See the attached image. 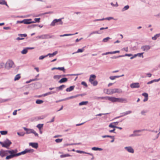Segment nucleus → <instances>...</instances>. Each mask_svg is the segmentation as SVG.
<instances>
[{"label": "nucleus", "instance_id": "obj_1", "mask_svg": "<svg viewBox=\"0 0 160 160\" xmlns=\"http://www.w3.org/2000/svg\"><path fill=\"white\" fill-rule=\"evenodd\" d=\"M12 143V142L8 138H7L3 142L0 141V144L2 146V147L8 149L9 148Z\"/></svg>", "mask_w": 160, "mask_h": 160}, {"label": "nucleus", "instance_id": "obj_2", "mask_svg": "<svg viewBox=\"0 0 160 160\" xmlns=\"http://www.w3.org/2000/svg\"><path fill=\"white\" fill-rule=\"evenodd\" d=\"M18 151L17 149L14 150H9V155L7 156L6 157V160H9L14 157V156L15 154H16Z\"/></svg>", "mask_w": 160, "mask_h": 160}, {"label": "nucleus", "instance_id": "obj_3", "mask_svg": "<svg viewBox=\"0 0 160 160\" xmlns=\"http://www.w3.org/2000/svg\"><path fill=\"white\" fill-rule=\"evenodd\" d=\"M63 18H59V19H55L53 20L50 24V26H55L56 25H62L63 24V22L62 21V20Z\"/></svg>", "mask_w": 160, "mask_h": 160}, {"label": "nucleus", "instance_id": "obj_4", "mask_svg": "<svg viewBox=\"0 0 160 160\" xmlns=\"http://www.w3.org/2000/svg\"><path fill=\"white\" fill-rule=\"evenodd\" d=\"M122 92V91L121 89L118 88H114L107 90V93L108 94H111L113 93H121Z\"/></svg>", "mask_w": 160, "mask_h": 160}, {"label": "nucleus", "instance_id": "obj_5", "mask_svg": "<svg viewBox=\"0 0 160 160\" xmlns=\"http://www.w3.org/2000/svg\"><path fill=\"white\" fill-rule=\"evenodd\" d=\"M54 36L52 35L51 34H47L42 35L38 36L39 39H46L48 38H54Z\"/></svg>", "mask_w": 160, "mask_h": 160}, {"label": "nucleus", "instance_id": "obj_6", "mask_svg": "<svg viewBox=\"0 0 160 160\" xmlns=\"http://www.w3.org/2000/svg\"><path fill=\"white\" fill-rule=\"evenodd\" d=\"M14 63L12 60H8L6 63L5 65V68L8 69H10L12 67Z\"/></svg>", "mask_w": 160, "mask_h": 160}, {"label": "nucleus", "instance_id": "obj_7", "mask_svg": "<svg viewBox=\"0 0 160 160\" xmlns=\"http://www.w3.org/2000/svg\"><path fill=\"white\" fill-rule=\"evenodd\" d=\"M9 150H4L1 149L0 151V156L2 158H3L5 156H8L9 153Z\"/></svg>", "mask_w": 160, "mask_h": 160}, {"label": "nucleus", "instance_id": "obj_8", "mask_svg": "<svg viewBox=\"0 0 160 160\" xmlns=\"http://www.w3.org/2000/svg\"><path fill=\"white\" fill-rule=\"evenodd\" d=\"M145 130H147V129H144L141 130H136L133 131V133L134 135H135V137L140 136L141 134H138L137 132H141L144 131Z\"/></svg>", "mask_w": 160, "mask_h": 160}, {"label": "nucleus", "instance_id": "obj_9", "mask_svg": "<svg viewBox=\"0 0 160 160\" xmlns=\"http://www.w3.org/2000/svg\"><path fill=\"white\" fill-rule=\"evenodd\" d=\"M150 48L151 46L149 45H144L141 47V49L144 51L147 52L150 49Z\"/></svg>", "mask_w": 160, "mask_h": 160}, {"label": "nucleus", "instance_id": "obj_10", "mask_svg": "<svg viewBox=\"0 0 160 160\" xmlns=\"http://www.w3.org/2000/svg\"><path fill=\"white\" fill-rule=\"evenodd\" d=\"M124 148L130 153H133L134 152L133 149L131 146L125 147Z\"/></svg>", "mask_w": 160, "mask_h": 160}, {"label": "nucleus", "instance_id": "obj_11", "mask_svg": "<svg viewBox=\"0 0 160 160\" xmlns=\"http://www.w3.org/2000/svg\"><path fill=\"white\" fill-rule=\"evenodd\" d=\"M130 87L132 88H139L140 87V85L139 83H134L130 85Z\"/></svg>", "mask_w": 160, "mask_h": 160}, {"label": "nucleus", "instance_id": "obj_12", "mask_svg": "<svg viewBox=\"0 0 160 160\" xmlns=\"http://www.w3.org/2000/svg\"><path fill=\"white\" fill-rule=\"evenodd\" d=\"M132 112L131 111H128L122 113L121 114H122V115H121L120 116H119V117H116V118H119L121 117H122L124 116H126L128 114H130Z\"/></svg>", "mask_w": 160, "mask_h": 160}, {"label": "nucleus", "instance_id": "obj_13", "mask_svg": "<svg viewBox=\"0 0 160 160\" xmlns=\"http://www.w3.org/2000/svg\"><path fill=\"white\" fill-rule=\"evenodd\" d=\"M107 98L109 100L112 102H117V100L118 99V98H116L114 97H107Z\"/></svg>", "mask_w": 160, "mask_h": 160}, {"label": "nucleus", "instance_id": "obj_14", "mask_svg": "<svg viewBox=\"0 0 160 160\" xmlns=\"http://www.w3.org/2000/svg\"><path fill=\"white\" fill-rule=\"evenodd\" d=\"M29 145L36 149L38 147V144L37 142H30Z\"/></svg>", "mask_w": 160, "mask_h": 160}, {"label": "nucleus", "instance_id": "obj_15", "mask_svg": "<svg viewBox=\"0 0 160 160\" xmlns=\"http://www.w3.org/2000/svg\"><path fill=\"white\" fill-rule=\"evenodd\" d=\"M82 74V73H78L76 74H63L60 75L61 76V78L62 77H64L66 76H78L81 75Z\"/></svg>", "mask_w": 160, "mask_h": 160}, {"label": "nucleus", "instance_id": "obj_16", "mask_svg": "<svg viewBox=\"0 0 160 160\" xmlns=\"http://www.w3.org/2000/svg\"><path fill=\"white\" fill-rule=\"evenodd\" d=\"M127 99L126 98H118L117 100V102H127Z\"/></svg>", "mask_w": 160, "mask_h": 160}, {"label": "nucleus", "instance_id": "obj_17", "mask_svg": "<svg viewBox=\"0 0 160 160\" xmlns=\"http://www.w3.org/2000/svg\"><path fill=\"white\" fill-rule=\"evenodd\" d=\"M68 80V78H64L61 79L58 82L60 83H64L67 82Z\"/></svg>", "mask_w": 160, "mask_h": 160}, {"label": "nucleus", "instance_id": "obj_18", "mask_svg": "<svg viewBox=\"0 0 160 160\" xmlns=\"http://www.w3.org/2000/svg\"><path fill=\"white\" fill-rule=\"evenodd\" d=\"M102 33H103L102 32H99V31H93L90 33V34L89 35L88 37H90L93 34H100Z\"/></svg>", "mask_w": 160, "mask_h": 160}, {"label": "nucleus", "instance_id": "obj_19", "mask_svg": "<svg viewBox=\"0 0 160 160\" xmlns=\"http://www.w3.org/2000/svg\"><path fill=\"white\" fill-rule=\"evenodd\" d=\"M85 47H83L82 49H78L77 52L73 53L72 54H73L76 53L82 52L83 51H84L85 50L84 48Z\"/></svg>", "mask_w": 160, "mask_h": 160}, {"label": "nucleus", "instance_id": "obj_20", "mask_svg": "<svg viewBox=\"0 0 160 160\" xmlns=\"http://www.w3.org/2000/svg\"><path fill=\"white\" fill-rule=\"evenodd\" d=\"M74 86H71L69 87V88H67L66 89V91L67 92H71L74 89Z\"/></svg>", "mask_w": 160, "mask_h": 160}, {"label": "nucleus", "instance_id": "obj_21", "mask_svg": "<svg viewBox=\"0 0 160 160\" xmlns=\"http://www.w3.org/2000/svg\"><path fill=\"white\" fill-rule=\"evenodd\" d=\"M24 151L25 154L30 152L32 153L34 151V150L33 149H29L28 148L26 149Z\"/></svg>", "mask_w": 160, "mask_h": 160}, {"label": "nucleus", "instance_id": "obj_22", "mask_svg": "<svg viewBox=\"0 0 160 160\" xmlns=\"http://www.w3.org/2000/svg\"><path fill=\"white\" fill-rule=\"evenodd\" d=\"M58 53V51H56L52 53H48L47 55H48V56H49V57H52L53 56H54L56 55Z\"/></svg>", "mask_w": 160, "mask_h": 160}, {"label": "nucleus", "instance_id": "obj_23", "mask_svg": "<svg viewBox=\"0 0 160 160\" xmlns=\"http://www.w3.org/2000/svg\"><path fill=\"white\" fill-rule=\"evenodd\" d=\"M66 87V86L64 85H62L59 87L56 88L58 90H62L63 88Z\"/></svg>", "mask_w": 160, "mask_h": 160}, {"label": "nucleus", "instance_id": "obj_24", "mask_svg": "<svg viewBox=\"0 0 160 160\" xmlns=\"http://www.w3.org/2000/svg\"><path fill=\"white\" fill-rule=\"evenodd\" d=\"M32 20L31 19H25L24 24H30V21Z\"/></svg>", "mask_w": 160, "mask_h": 160}, {"label": "nucleus", "instance_id": "obj_25", "mask_svg": "<svg viewBox=\"0 0 160 160\" xmlns=\"http://www.w3.org/2000/svg\"><path fill=\"white\" fill-rule=\"evenodd\" d=\"M160 37V33L156 34L154 37H152V39L153 40H156L157 38Z\"/></svg>", "mask_w": 160, "mask_h": 160}, {"label": "nucleus", "instance_id": "obj_26", "mask_svg": "<svg viewBox=\"0 0 160 160\" xmlns=\"http://www.w3.org/2000/svg\"><path fill=\"white\" fill-rule=\"evenodd\" d=\"M81 143L80 142L78 143H71V144H64V147L67 146L68 145H81Z\"/></svg>", "mask_w": 160, "mask_h": 160}, {"label": "nucleus", "instance_id": "obj_27", "mask_svg": "<svg viewBox=\"0 0 160 160\" xmlns=\"http://www.w3.org/2000/svg\"><path fill=\"white\" fill-rule=\"evenodd\" d=\"M21 78L20 74H18L16 75L14 79L15 81L18 80Z\"/></svg>", "mask_w": 160, "mask_h": 160}, {"label": "nucleus", "instance_id": "obj_28", "mask_svg": "<svg viewBox=\"0 0 160 160\" xmlns=\"http://www.w3.org/2000/svg\"><path fill=\"white\" fill-rule=\"evenodd\" d=\"M129 8V6L128 5H127L124 6V7L122 9L121 11L122 12H124L126 10H128Z\"/></svg>", "mask_w": 160, "mask_h": 160}, {"label": "nucleus", "instance_id": "obj_29", "mask_svg": "<svg viewBox=\"0 0 160 160\" xmlns=\"http://www.w3.org/2000/svg\"><path fill=\"white\" fill-rule=\"evenodd\" d=\"M53 78L56 80H58L61 78V76L60 75H55L53 76Z\"/></svg>", "mask_w": 160, "mask_h": 160}, {"label": "nucleus", "instance_id": "obj_30", "mask_svg": "<svg viewBox=\"0 0 160 160\" xmlns=\"http://www.w3.org/2000/svg\"><path fill=\"white\" fill-rule=\"evenodd\" d=\"M92 149L94 151H102V148H98V147H94L92 148Z\"/></svg>", "mask_w": 160, "mask_h": 160}, {"label": "nucleus", "instance_id": "obj_31", "mask_svg": "<svg viewBox=\"0 0 160 160\" xmlns=\"http://www.w3.org/2000/svg\"><path fill=\"white\" fill-rule=\"evenodd\" d=\"M88 103V101H82L79 103V106L85 105H87Z\"/></svg>", "mask_w": 160, "mask_h": 160}, {"label": "nucleus", "instance_id": "obj_32", "mask_svg": "<svg viewBox=\"0 0 160 160\" xmlns=\"http://www.w3.org/2000/svg\"><path fill=\"white\" fill-rule=\"evenodd\" d=\"M33 130H34L33 129L28 128V130H27L26 132V133L27 134H28L32 133L33 131Z\"/></svg>", "mask_w": 160, "mask_h": 160}, {"label": "nucleus", "instance_id": "obj_33", "mask_svg": "<svg viewBox=\"0 0 160 160\" xmlns=\"http://www.w3.org/2000/svg\"><path fill=\"white\" fill-rule=\"evenodd\" d=\"M71 156V155L69 154H62L60 156V157L61 158H63L67 157H70Z\"/></svg>", "mask_w": 160, "mask_h": 160}, {"label": "nucleus", "instance_id": "obj_34", "mask_svg": "<svg viewBox=\"0 0 160 160\" xmlns=\"http://www.w3.org/2000/svg\"><path fill=\"white\" fill-rule=\"evenodd\" d=\"M43 102V101L40 99H38L36 101V103L37 104H41Z\"/></svg>", "mask_w": 160, "mask_h": 160}, {"label": "nucleus", "instance_id": "obj_35", "mask_svg": "<svg viewBox=\"0 0 160 160\" xmlns=\"http://www.w3.org/2000/svg\"><path fill=\"white\" fill-rule=\"evenodd\" d=\"M10 100V99H2V98H0V103L4 102L7 101H9Z\"/></svg>", "mask_w": 160, "mask_h": 160}, {"label": "nucleus", "instance_id": "obj_36", "mask_svg": "<svg viewBox=\"0 0 160 160\" xmlns=\"http://www.w3.org/2000/svg\"><path fill=\"white\" fill-rule=\"evenodd\" d=\"M28 52V49L27 48L23 49L21 52L22 54H25Z\"/></svg>", "mask_w": 160, "mask_h": 160}, {"label": "nucleus", "instance_id": "obj_37", "mask_svg": "<svg viewBox=\"0 0 160 160\" xmlns=\"http://www.w3.org/2000/svg\"><path fill=\"white\" fill-rule=\"evenodd\" d=\"M45 117L43 116H41L37 117L35 118L37 120H39L43 119L44 118H45Z\"/></svg>", "mask_w": 160, "mask_h": 160}, {"label": "nucleus", "instance_id": "obj_38", "mask_svg": "<svg viewBox=\"0 0 160 160\" xmlns=\"http://www.w3.org/2000/svg\"><path fill=\"white\" fill-rule=\"evenodd\" d=\"M111 39V38L109 37H107V38H104L103 39L102 42H107L109 39Z\"/></svg>", "mask_w": 160, "mask_h": 160}, {"label": "nucleus", "instance_id": "obj_39", "mask_svg": "<svg viewBox=\"0 0 160 160\" xmlns=\"http://www.w3.org/2000/svg\"><path fill=\"white\" fill-rule=\"evenodd\" d=\"M0 133L2 135H5L8 133L7 131H0Z\"/></svg>", "mask_w": 160, "mask_h": 160}, {"label": "nucleus", "instance_id": "obj_40", "mask_svg": "<svg viewBox=\"0 0 160 160\" xmlns=\"http://www.w3.org/2000/svg\"><path fill=\"white\" fill-rule=\"evenodd\" d=\"M91 84H92L94 86H96L98 83V82L96 80H95L94 81H93L92 82H91Z\"/></svg>", "mask_w": 160, "mask_h": 160}, {"label": "nucleus", "instance_id": "obj_41", "mask_svg": "<svg viewBox=\"0 0 160 160\" xmlns=\"http://www.w3.org/2000/svg\"><path fill=\"white\" fill-rule=\"evenodd\" d=\"M43 124H39L37 126V127L38 128L39 130H40L41 128L43 127Z\"/></svg>", "mask_w": 160, "mask_h": 160}, {"label": "nucleus", "instance_id": "obj_42", "mask_svg": "<svg viewBox=\"0 0 160 160\" xmlns=\"http://www.w3.org/2000/svg\"><path fill=\"white\" fill-rule=\"evenodd\" d=\"M58 70H60L62 71H63L64 72H65V70L64 67H58Z\"/></svg>", "mask_w": 160, "mask_h": 160}, {"label": "nucleus", "instance_id": "obj_43", "mask_svg": "<svg viewBox=\"0 0 160 160\" xmlns=\"http://www.w3.org/2000/svg\"><path fill=\"white\" fill-rule=\"evenodd\" d=\"M6 4V2L5 0H0V4L5 5Z\"/></svg>", "mask_w": 160, "mask_h": 160}, {"label": "nucleus", "instance_id": "obj_44", "mask_svg": "<svg viewBox=\"0 0 160 160\" xmlns=\"http://www.w3.org/2000/svg\"><path fill=\"white\" fill-rule=\"evenodd\" d=\"M122 57V55H119L118 56H114L111 57V58L112 59L118 58H119Z\"/></svg>", "mask_w": 160, "mask_h": 160}, {"label": "nucleus", "instance_id": "obj_45", "mask_svg": "<svg viewBox=\"0 0 160 160\" xmlns=\"http://www.w3.org/2000/svg\"><path fill=\"white\" fill-rule=\"evenodd\" d=\"M53 13V11H49V12H46L44 13H42L41 14V15H45L46 14H52Z\"/></svg>", "mask_w": 160, "mask_h": 160}, {"label": "nucleus", "instance_id": "obj_46", "mask_svg": "<svg viewBox=\"0 0 160 160\" xmlns=\"http://www.w3.org/2000/svg\"><path fill=\"white\" fill-rule=\"evenodd\" d=\"M62 140V139L58 138L55 140V141L57 143H59L61 142Z\"/></svg>", "mask_w": 160, "mask_h": 160}, {"label": "nucleus", "instance_id": "obj_47", "mask_svg": "<svg viewBox=\"0 0 160 160\" xmlns=\"http://www.w3.org/2000/svg\"><path fill=\"white\" fill-rule=\"evenodd\" d=\"M47 57H48V55H45V56L42 55V56H40L39 57V60H42V59H43L44 58H46Z\"/></svg>", "mask_w": 160, "mask_h": 160}, {"label": "nucleus", "instance_id": "obj_48", "mask_svg": "<svg viewBox=\"0 0 160 160\" xmlns=\"http://www.w3.org/2000/svg\"><path fill=\"white\" fill-rule=\"evenodd\" d=\"M38 26V24H32L28 26V28H35V27L37 26Z\"/></svg>", "mask_w": 160, "mask_h": 160}, {"label": "nucleus", "instance_id": "obj_49", "mask_svg": "<svg viewBox=\"0 0 160 160\" xmlns=\"http://www.w3.org/2000/svg\"><path fill=\"white\" fill-rule=\"evenodd\" d=\"M72 34H65L63 35H60V37H62L64 36H72Z\"/></svg>", "mask_w": 160, "mask_h": 160}, {"label": "nucleus", "instance_id": "obj_50", "mask_svg": "<svg viewBox=\"0 0 160 160\" xmlns=\"http://www.w3.org/2000/svg\"><path fill=\"white\" fill-rule=\"evenodd\" d=\"M132 56V54H125L124 55H122V57H124L125 56L130 57Z\"/></svg>", "mask_w": 160, "mask_h": 160}, {"label": "nucleus", "instance_id": "obj_51", "mask_svg": "<svg viewBox=\"0 0 160 160\" xmlns=\"http://www.w3.org/2000/svg\"><path fill=\"white\" fill-rule=\"evenodd\" d=\"M40 18H35L34 19L35 22H40Z\"/></svg>", "mask_w": 160, "mask_h": 160}, {"label": "nucleus", "instance_id": "obj_52", "mask_svg": "<svg viewBox=\"0 0 160 160\" xmlns=\"http://www.w3.org/2000/svg\"><path fill=\"white\" fill-rule=\"evenodd\" d=\"M104 20H109L111 19H113V18L112 17H108L105 18H103Z\"/></svg>", "mask_w": 160, "mask_h": 160}, {"label": "nucleus", "instance_id": "obj_53", "mask_svg": "<svg viewBox=\"0 0 160 160\" xmlns=\"http://www.w3.org/2000/svg\"><path fill=\"white\" fill-rule=\"evenodd\" d=\"M17 134L20 136H23L24 135L25 133L23 132H18Z\"/></svg>", "mask_w": 160, "mask_h": 160}, {"label": "nucleus", "instance_id": "obj_54", "mask_svg": "<svg viewBox=\"0 0 160 160\" xmlns=\"http://www.w3.org/2000/svg\"><path fill=\"white\" fill-rule=\"evenodd\" d=\"M143 53L144 52L138 53L137 54V55L138 56H139V57H142L143 58Z\"/></svg>", "mask_w": 160, "mask_h": 160}, {"label": "nucleus", "instance_id": "obj_55", "mask_svg": "<svg viewBox=\"0 0 160 160\" xmlns=\"http://www.w3.org/2000/svg\"><path fill=\"white\" fill-rule=\"evenodd\" d=\"M55 118V116L53 117L52 118V119L50 121H48L47 122L48 123H50L52 122H53L54 121V119Z\"/></svg>", "mask_w": 160, "mask_h": 160}, {"label": "nucleus", "instance_id": "obj_56", "mask_svg": "<svg viewBox=\"0 0 160 160\" xmlns=\"http://www.w3.org/2000/svg\"><path fill=\"white\" fill-rule=\"evenodd\" d=\"M142 96H144L145 97V98L148 97V94L147 93L144 92L142 94Z\"/></svg>", "mask_w": 160, "mask_h": 160}, {"label": "nucleus", "instance_id": "obj_57", "mask_svg": "<svg viewBox=\"0 0 160 160\" xmlns=\"http://www.w3.org/2000/svg\"><path fill=\"white\" fill-rule=\"evenodd\" d=\"M112 124H113V123H110L109 125V127L111 128H116V126L113 125Z\"/></svg>", "mask_w": 160, "mask_h": 160}, {"label": "nucleus", "instance_id": "obj_58", "mask_svg": "<svg viewBox=\"0 0 160 160\" xmlns=\"http://www.w3.org/2000/svg\"><path fill=\"white\" fill-rule=\"evenodd\" d=\"M18 35L20 37H26V36H27V34H18Z\"/></svg>", "mask_w": 160, "mask_h": 160}, {"label": "nucleus", "instance_id": "obj_59", "mask_svg": "<svg viewBox=\"0 0 160 160\" xmlns=\"http://www.w3.org/2000/svg\"><path fill=\"white\" fill-rule=\"evenodd\" d=\"M108 54H112L111 52H107L105 53H102V55H104Z\"/></svg>", "mask_w": 160, "mask_h": 160}, {"label": "nucleus", "instance_id": "obj_60", "mask_svg": "<svg viewBox=\"0 0 160 160\" xmlns=\"http://www.w3.org/2000/svg\"><path fill=\"white\" fill-rule=\"evenodd\" d=\"M4 65V63L3 62L0 63V69L2 68Z\"/></svg>", "mask_w": 160, "mask_h": 160}, {"label": "nucleus", "instance_id": "obj_61", "mask_svg": "<svg viewBox=\"0 0 160 160\" xmlns=\"http://www.w3.org/2000/svg\"><path fill=\"white\" fill-rule=\"evenodd\" d=\"M112 136L109 135H103L102 136V137L103 138H110L112 137Z\"/></svg>", "mask_w": 160, "mask_h": 160}, {"label": "nucleus", "instance_id": "obj_62", "mask_svg": "<svg viewBox=\"0 0 160 160\" xmlns=\"http://www.w3.org/2000/svg\"><path fill=\"white\" fill-rule=\"evenodd\" d=\"M81 84L83 85H84L85 87H88V85H87V83L84 81L82 82H81Z\"/></svg>", "mask_w": 160, "mask_h": 160}, {"label": "nucleus", "instance_id": "obj_63", "mask_svg": "<svg viewBox=\"0 0 160 160\" xmlns=\"http://www.w3.org/2000/svg\"><path fill=\"white\" fill-rule=\"evenodd\" d=\"M76 152H78V153H86V152H84V151H80V150H77Z\"/></svg>", "mask_w": 160, "mask_h": 160}, {"label": "nucleus", "instance_id": "obj_64", "mask_svg": "<svg viewBox=\"0 0 160 160\" xmlns=\"http://www.w3.org/2000/svg\"><path fill=\"white\" fill-rule=\"evenodd\" d=\"M33 133L35 136L37 137H38V133H37L34 130H33V131L32 133Z\"/></svg>", "mask_w": 160, "mask_h": 160}]
</instances>
